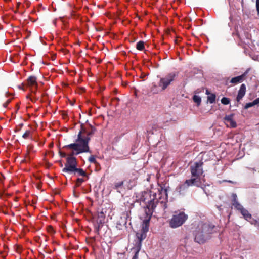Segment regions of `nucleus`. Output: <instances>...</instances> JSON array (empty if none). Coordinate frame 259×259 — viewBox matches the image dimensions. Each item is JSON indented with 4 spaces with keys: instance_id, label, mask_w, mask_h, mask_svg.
<instances>
[{
    "instance_id": "15",
    "label": "nucleus",
    "mask_w": 259,
    "mask_h": 259,
    "mask_svg": "<svg viewBox=\"0 0 259 259\" xmlns=\"http://www.w3.org/2000/svg\"><path fill=\"white\" fill-rule=\"evenodd\" d=\"M27 84L28 87L35 88L37 87V83L36 81V77L34 76H30L27 79Z\"/></svg>"
},
{
    "instance_id": "20",
    "label": "nucleus",
    "mask_w": 259,
    "mask_h": 259,
    "mask_svg": "<svg viewBox=\"0 0 259 259\" xmlns=\"http://www.w3.org/2000/svg\"><path fill=\"white\" fill-rule=\"evenodd\" d=\"M215 98L216 96L214 94H210V95L207 97V101L210 103L212 104L215 102Z\"/></svg>"
},
{
    "instance_id": "39",
    "label": "nucleus",
    "mask_w": 259,
    "mask_h": 259,
    "mask_svg": "<svg viewBox=\"0 0 259 259\" xmlns=\"http://www.w3.org/2000/svg\"><path fill=\"white\" fill-rule=\"evenodd\" d=\"M228 182H230V183H232L231 181H229Z\"/></svg>"
},
{
    "instance_id": "25",
    "label": "nucleus",
    "mask_w": 259,
    "mask_h": 259,
    "mask_svg": "<svg viewBox=\"0 0 259 259\" xmlns=\"http://www.w3.org/2000/svg\"><path fill=\"white\" fill-rule=\"evenodd\" d=\"M254 106V104H253V102H249V103H248L247 104H246V105H245V109H248L251 107H252Z\"/></svg>"
},
{
    "instance_id": "7",
    "label": "nucleus",
    "mask_w": 259,
    "mask_h": 259,
    "mask_svg": "<svg viewBox=\"0 0 259 259\" xmlns=\"http://www.w3.org/2000/svg\"><path fill=\"white\" fill-rule=\"evenodd\" d=\"M73 153L67 157L66 163L65 164V167L62 171L64 172L72 174L73 170L77 167V162L76 158L73 155Z\"/></svg>"
},
{
    "instance_id": "12",
    "label": "nucleus",
    "mask_w": 259,
    "mask_h": 259,
    "mask_svg": "<svg viewBox=\"0 0 259 259\" xmlns=\"http://www.w3.org/2000/svg\"><path fill=\"white\" fill-rule=\"evenodd\" d=\"M234 115L231 114L226 115L224 118V121L227 127L234 128L237 126L236 122L233 119Z\"/></svg>"
},
{
    "instance_id": "31",
    "label": "nucleus",
    "mask_w": 259,
    "mask_h": 259,
    "mask_svg": "<svg viewBox=\"0 0 259 259\" xmlns=\"http://www.w3.org/2000/svg\"><path fill=\"white\" fill-rule=\"evenodd\" d=\"M101 63H102V60L100 59H98L97 61V63L100 64Z\"/></svg>"
},
{
    "instance_id": "30",
    "label": "nucleus",
    "mask_w": 259,
    "mask_h": 259,
    "mask_svg": "<svg viewBox=\"0 0 259 259\" xmlns=\"http://www.w3.org/2000/svg\"><path fill=\"white\" fill-rule=\"evenodd\" d=\"M121 227H122V225L120 224H117L116 227L117 228L121 229Z\"/></svg>"
},
{
    "instance_id": "33",
    "label": "nucleus",
    "mask_w": 259,
    "mask_h": 259,
    "mask_svg": "<svg viewBox=\"0 0 259 259\" xmlns=\"http://www.w3.org/2000/svg\"><path fill=\"white\" fill-rule=\"evenodd\" d=\"M123 183L121 182V183H120L119 184H118L117 185H116V187H119V186H120L122 185Z\"/></svg>"
},
{
    "instance_id": "21",
    "label": "nucleus",
    "mask_w": 259,
    "mask_h": 259,
    "mask_svg": "<svg viewBox=\"0 0 259 259\" xmlns=\"http://www.w3.org/2000/svg\"><path fill=\"white\" fill-rule=\"evenodd\" d=\"M193 101L196 103L197 106H199L201 102V98L199 96L195 95L193 97Z\"/></svg>"
},
{
    "instance_id": "13",
    "label": "nucleus",
    "mask_w": 259,
    "mask_h": 259,
    "mask_svg": "<svg viewBox=\"0 0 259 259\" xmlns=\"http://www.w3.org/2000/svg\"><path fill=\"white\" fill-rule=\"evenodd\" d=\"M249 71V69H247L241 75L232 78L230 80V82L233 84H237V83H240V82H242L244 79L245 76L248 73Z\"/></svg>"
},
{
    "instance_id": "19",
    "label": "nucleus",
    "mask_w": 259,
    "mask_h": 259,
    "mask_svg": "<svg viewBox=\"0 0 259 259\" xmlns=\"http://www.w3.org/2000/svg\"><path fill=\"white\" fill-rule=\"evenodd\" d=\"M136 48L139 51H143L145 49V42L142 41H139L137 43Z\"/></svg>"
},
{
    "instance_id": "32",
    "label": "nucleus",
    "mask_w": 259,
    "mask_h": 259,
    "mask_svg": "<svg viewBox=\"0 0 259 259\" xmlns=\"http://www.w3.org/2000/svg\"><path fill=\"white\" fill-rule=\"evenodd\" d=\"M210 93L209 92V91L208 90H206V94L208 96H209L210 95Z\"/></svg>"
},
{
    "instance_id": "10",
    "label": "nucleus",
    "mask_w": 259,
    "mask_h": 259,
    "mask_svg": "<svg viewBox=\"0 0 259 259\" xmlns=\"http://www.w3.org/2000/svg\"><path fill=\"white\" fill-rule=\"evenodd\" d=\"M196 179L187 180L184 184L179 186V187L178 188V191L180 194H182L189 186H192L194 185L196 186H199V184H196Z\"/></svg>"
},
{
    "instance_id": "35",
    "label": "nucleus",
    "mask_w": 259,
    "mask_h": 259,
    "mask_svg": "<svg viewBox=\"0 0 259 259\" xmlns=\"http://www.w3.org/2000/svg\"><path fill=\"white\" fill-rule=\"evenodd\" d=\"M18 88H19V89H22V87H21V86H20V85H19V86H18Z\"/></svg>"
},
{
    "instance_id": "24",
    "label": "nucleus",
    "mask_w": 259,
    "mask_h": 259,
    "mask_svg": "<svg viewBox=\"0 0 259 259\" xmlns=\"http://www.w3.org/2000/svg\"><path fill=\"white\" fill-rule=\"evenodd\" d=\"M89 161L91 162V163H95L96 162V159H95V157L94 155H91L89 158Z\"/></svg>"
},
{
    "instance_id": "37",
    "label": "nucleus",
    "mask_w": 259,
    "mask_h": 259,
    "mask_svg": "<svg viewBox=\"0 0 259 259\" xmlns=\"http://www.w3.org/2000/svg\"><path fill=\"white\" fill-rule=\"evenodd\" d=\"M40 63H44V62L42 60H41L40 62Z\"/></svg>"
},
{
    "instance_id": "4",
    "label": "nucleus",
    "mask_w": 259,
    "mask_h": 259,
    "mask_svg": "<svg viewBox=\"0 0 259 259\" xmlns=\"http://www.w3.org/2000/svg\"><path fill=\"white\" fill-rule=\"evenodd\" d=\"M188 215L183 212H175L169 221V225L172 228L182 226L187 220Z\"/></svg>"
},
{
    "instance_id": "22",
    "label": "nucleus",
    "mask_w": 259,
    "mask_h": 259,
    "mask_svg": "<svg viewBox=\"0 0 259 259\" xmlns=\"http://www.w3.org/2000/svg\"><path fill=\"white\" fill-rule=\"evenodd\" d=\"M221 103L224 105H228L230 103V100L226 97H223L221 99Z\"/></svg>"
},
{
    "instance_id": "1",
    "label": "nucleus",
    "mask_w": 259,
    "mask_h": 259,
    "mask_svg": "<svg viewBox=\"0 0 259 259\" xmlns=\"http://www.w3.org/2000/svg\"><path fill=\"white\" fill-rule=\"evenodd\" d=\"M136 201L140 205H146L148 210L146 211V218L143 221L141 230L137 232L136 236L140 243L146 237L149 230V222L153 212H164L167 207V191L161 188L151 191H144L135 194Z\"/></svg>"
},
{
    "instance_id": "3",
    "label": "nucleus",
    "mask_w": 259,
    "mask_h": 259,
    "mask_svg": "<svg viewBox=\"0 0 259 259\" xmlns=\"http://www.w3.org/2000/svg\"><path fill=\"white\" fill-rule=\"evenodd\" d=\"M215 228L214 225L200 222L194 233L195 241L199 244L204 243L215 231Z\"/></svg>"
},
{
    "instance_id": "34",
    "label": "nucleus",
    "mask_w": 259,
    "mask_h": 259,
    "mask_svg": "<svg viewBox=\"0 0 259 259\" xmlns=\"http://www.w3.org/2000/svg\"><path fill=\"white\" fill-rule=\"evenodd\" d=\"M9 100H8L7 103H5V104H4V106L5 107H7V104L9 103Z\"/></svg>"
},
{
    "instance_id": "6",
    "label": "nucleus",
    "mask_w": 259,
    "mask_h": 259,
    "mask_svg": "<svg viewBox=\"0 0 259 259\" xmlns=\"http://www.w3.org/2000/svg\"><path fill=\"white\" fill-rule=\"evenodd\" d=\"M234 207L237 209L240 210V212L244 217L245 220L250 222L251 224L254 225L259 229V220H252L251 215L248 212V211L244 209L243 206L238 203V201H235L234 203Z\"/></svg>"
},
{
    "instance_id": "8",
    "label": "nucleus",
    "mask_w": 259,
    "mask_h": 259,
    "mask_svg": "<svg viewBox=\"0 0 259 259\" xmlns=\"http://www.w3.org/2000/svg\"><path fill=\"white\" fill-rule=\"evenodd\" d=\"M176 76V73L171 72L161 77L159 81V86L164 91L174 81Z\"/></svg>"
},
{
    "instance_id": "5",
    "label": "nucleus",
    "mask_w": 259,
    "mask_h": 259,
    "mask_svg": "<svg viewBox=\"0 0 259 259\" xmlns=\"http://www.w3.org/2000/svg\"><path fill=\"white\" fill-rule=\"evenodd\" d=\"M203 162H195L191 166V174L192 178L190 179H197L196 184L200 185V176L203 173L202 168Z\"/></svg>"
},
{
    "instance_id": "23",
    "label": "nucleus",
    "mask_w": 259,
    "mask_h": 259,
    "mask_svg": "<svg viewBox=\"0 0 259 259\" xmlns=\"http://www.w3.org/2000/svg\"><path fill=\"white\" fill-rule=\"evenodd\" d=\"M30 131L27 130L22 135V137L24 139L29 138L30 135Z\"/></svg>"
},
{
    "instance_id": "16",
    "label": "nucleus",
    "mask_w": 259,
    "mask_h": 259,
    "mask_svg": "<svg viewBox=\"0 0 259 259\" xmlns=\"http://www.w3.org/2000/svg\"><path fill=\"white\" fill-rule=\"evenodd\" d=\"M242 12H243L242 16H243V19H249L251 17L252 13H251V11L250 9H247L246 8H243Z\"/></svg>"
},
{
    "instance_id": "29",
    "label": "nucleus",
    "mask_w": 259,
    "mask_h": 259,
    "mask_svg": "<svg viewBox=\"0 0 259 259\" xmlns=\"http://www.w3.org/2000/svg\"><path fill=\"white\" fill-rule=\"evenodd\" d=\"M83 182V179L82 178H78L77 179V183L78 185H79V184H81Z\"/></svg>"
},
{
    "instance_id": "26",
    "label": "nucleus",
    "mask_w": 259,
    "mask_h": 259,
    "mask_svg": "<svg viewBox=\"0 0 259 259\" xmlns=\"http://www.w3.org/2000/svg\"><path fill=\"white\" fill-rule=\"evenodd\" d=\"M232 197L233 198V205L234 206V203H235V201H237V195H236V194H232Z\"/></svg>"
},
{
    "instance_id": "38",
    "label": "nucleus",
    "mask_w": 259,
    "mask_h": 259,
    "mask_svg": "<svg viewBox=\"0 0 259 259\" xmlns=\"http://www.w3.org/2000/svg\"><path fill=\"white\" fill-rule=\"evenodd\" d=\"M136 257V255H135V256H134V258H135Z\"/></svg>"
},
{
    "instance_id": "2",
    "label": "nucleus",
    "mask_w": 259,
    "mask_h": 259,
    "mask_svg": "<svg viewBox=\"0 0 259 259\" xmlns=\"http://www.w3.org/2000/svg\"><path fill=\"white\" fill-rule=\"evenodd\" d=\"M93 132L87 131L85 128H82L78 133L75 142L67 145L64 147L73 149V154L78 155L82 153L90 152L89 143L91 139V135Z\"/></svg>"
},
{
    "instance_id": "28",
    "label": "nucleus",
    "mask_w": 259,
    "mask_h": 259,
    "mask_svg": "<svg viewBox=\"0 0 259 259\" xmlns=\"http://www.w3.org/2000/svg\"><path fill=\"white\" fill-rule=\"evenodd\" d=\"M253 102V104L256 105L259 104V97L255 99Z\"/></svg>"
},
{
    "instance_id": "18",
    "label": "nucleus",
    "mask_w": 259,
    "mask_h": 259,
    "mask_svg": "<svg viewBox=\"0 0 259 259\" xmlns=\"http://www.w3.org/2000/svg\"><path fill=\"white\" fill-rule=\"evenodd\" d=\"M72 174H74L76 176H85V171L81 168H77V167L73 170V172Z\"/></svg>"
},
{
    "instance_id": "11",
    "label": "nucleus",
    "mask_w": 259,
    "mask_h": 259,
    "mask_svg": "<svg viewBox=\"0 0 259 259\" xmlns=\"http://www.w3.org/2000/svg\"><path fill=\"white\" fill-rule=\"evenodd\" d=\"M236 36L239 38V39L244 42V43H249V41L250 40L251 35L247 31L241 30L240 31L238 30L236 31Z\"/></svg>"
},
{
    "instance_id": "9",
    "label": "nucleus",
    "mask_w": 259,
    "mask_h": 259,
    "mask_svg": "<svg viewBox=\"0 0 259 259\" xmlns=\"http://www.w3.org/2000/svg\"><path fill=\"white\" fill-rule=\"evenodd\" d=\"M105 214L103 211H97V213L93 217V222L94 226L97 230H99L103 224L105 222Z\"/></svg>"
},
{
    "instance_id": "36",
    "label": "nucleus",
    "mask_w": 259,
    "mask_h": 259,
    "mask_svg": "<svg viewBox=\"0 0 259 259\" xmlns=\"http://www.w3.org/2000/svg\"><path fill=\"white\" fill-rule=\"evenodd\" d=\"M195 93H199V92L198 90H197V91H195Z\"/></svg>"
},
{
    "instance_id": "17",
    "label": "nucleus",
    "mask_w": 259,
    "mask_h": 259,
    "mask_svg": "<svg viewBox=\"0 0 259 259\" xmlns=\"http://www.w3.org/2000/svg\"><path fill=\"white\" fill-rule=\"evenodd\" d=\"M162 91H163V90L159 84L157 85L156 84H153L151 88V92L153 94H158Z\"/></svg>"
},
{
    "instance_id": "14",
    "label": "nucleus",
    "mask_w": 259,
    "mask_h": 259,
    "mask_svg": "<svg viewBox=\"0 0 259 259\" xmlns=\"http://www.w3.org/2000/svg\"><path fill=\"white\" fill-rule=\"evenodd\" d=\"M246 92V86L244 84H242L240 87L237 96V101L239 102L240 100L244 96Z\"/></svg>"
},
{
    "instance_id": "27",
    "label": "nucleus",
    "mask_w": 259,
    "mask_h": 259,
    "mask_svg": "<svg viewBox=\"0 0 259 259\" xmlns=\"http://www.w3.org/2000/svg\"><path fill=\"white\" fill-rule=\"evenodd\" d=\"M256 8L257 14L259 15V0H256Z\"/></svg>"
}]
</instances>
